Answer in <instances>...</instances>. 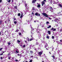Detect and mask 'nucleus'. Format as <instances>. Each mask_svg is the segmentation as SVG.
<instances>
[{"label":"nucleus","instance_id":"obj_37","mask_svg":"<svg viewBox=\"0 0 62 62\" xmlns=\"http://www.w3.org/2000/svg\"><path fill=\"white\" fill-rule=\"evenodd\" d=\"M8 59H10L11 58L10 57H8Z\"/></svg>","mask_w":62,"mask_h":62},{"label":"nucleus","instance_id":"obj_44","mask_svg":"<svg viewBox=\"0 0 62 62\" xmlns=\"http://www.w3.org/2000/svg\"><path fill=\"white\" fill-rule=\"evenodd\" d=\"M24 41L25 43H27V41H26L25 40H24Z\"/></svg>","mask_w":62,"mask_h":62},{"label":"nucleus","instance_id":"obj_60","mask_svg":"<svg viewBox=\"0 0 62 62\" xmlns=\"http://www.w3.org/2000/svg\"><path fill=\"white\" fill-rule=\"evenodd\" d=\"M46 50H49V49H48V48H46Z\"/></svg>","mask_w":62,"mask_h":62},{"label":"nucleus","instance_id":"obj_24","mask_svg":"<svg viewBox=\"0 0 62 62\" xmlns=\"http://www.w3.org/2000/svg\"><path fill=\"white\" fill-rule=\"evenodd\" d=\"M19 31V30H18V29H17L16 30V31H15V32H18Z\"/></svg>","mask_w":62,"mask_h":62},{"label":"nucleus","instance_id":"obj_62","mask_svg":"<svg viewBox=\"0 0 62 62\" xmlns=\"http://www.w3.org/2000/svg\"><path fill=\"white\" fill-rule=\"evenodd\" d=\"M60 32H61V31H62V30H60Z\"/></svg>","mask_w":62,"mask_h":62},{"label":"nucleus","instance_id":"obj_41","mask_svg":"<svg viewBox=\"0 0 62 62\" xmlns=\"http://www.w3.org/2000/svg\"><path fill=\"white\" fill-rule=\"evenodd\" d=\"M15 61H17V62H18V60H15Z\"/></svg>","mask_w":62,"mask_h":62},{"label":"nucleus","instance_id":"obj_34","mask_svg":"<svg viewBox=\"0 0 62 62\" xmlns=\"http://www.w3.org/2000/svg\"><path fill=\"white\" fill-rule=\"evenodd\" d=\"M48 18L50 20H52V19L51 18H50V17H48Z\"/></svg>","mask_w":62,"mask_h":62},{"label":"nucleus","instance_id":"obj_59","mask_svg":"<svg viewBox=\"0 0 62 62\" xmlns=\"http://www.w3.org/2000/svg\"><path fill=\"white\" fill-rule=\"evenodd\" d=\"M57 3H59V1H58L57 2Z\"/></svg>","mask_w":62,"mask_h":62},{"label":"nucleus","instance_id":"obj_47","mask_svg":"<svg viewBox=\"0 0 62 62\" xmlns=\"http://www.w3.org/2000/svg\"><path fill=\"white\" fill-rule=\"evenodd\" d=\"M8 21H9V22H10V20H9V19H8Z\"/></svg>","mask_w":62,"mask_h":62},{"label":"nucleus","instance_id":"obj_39","mask_svg":"<svg viewBox=\"0 0 62 62\" xmlns=\"http://www.w3.org/2000/svg\"><path fill=\"white\" fill-rule=\"evenodd\" d=\"M34 13L32 12L31 13V14H32V15H34Z\"/></svg>","mask_w":62,"mask_h":62},{"label":"nucleus","instance_id":"obj_2","mask_svg":"<svg viewBox=\"0 0 62 62\" xmlns=\"http://www.w3.org/2000/svg\"><path fill=\"white\" fill-rule=\"evenodd\" d=\"M38 54L40 56H41V54H42V52L40 51L38 53Z\"/></svg>","mask_w":62,"mask_h":62},{"label":"nucleus","instance_id":"obj_17","mask_svg":"<svg viewBox=\"0 0 62 62\" xmlns=\"http://www.w3.org/2000/svg\"><path fill=\"white\" fill-rule=\"evenodd\" d=\"M21 42V41L19 40H17V42L18 43H20V42Z\"/></svg>","mask_w":62,"mask_h":62},{"label":"nucleus","instance_id":"obj_19","mask_svg":"<svg viewBox=\"0 0 62 62\" xmlns=\"http://www.w3.org/2000/svg\"><path fill=\"white\" fill-rule=\"evenodd\" d=\"M26 46H25V45H24L23 46V48H25Z\"/></svg>","mask_w":62,"mask_h":62},{"label":"nucleus","instance_id":"obj_27","mask_svg":"<svg viewBox=\"0 0 62 62\" xmlns=\"http://www.w3.org/2000/svg\"><path fill=\"white\" fill-rule=\"evenodd\" d=\"M52 3H53V1H52V0H51L50 1V3L51 4H52Z\"/></svg>","mask_w":62,"mask_h":62},{"label":"nucleus","instance_id":"obj_15","mask_svg":"<svg viewBox=\"0 0 62 62\" xmlns=\"http://www.w3.org/2000/svg\"><path fill=\"white\" fill-rule=\"evenodd\" d=\"M31 37L32 38V37H32V36L33 35V33H32V32L31 31Z\"/></svg>","mask_w":62,"mask_h":62},{"label":"nucleus","instance_id":"obj_43","mask_svg":"<svg viewBox=\"0 0 62 62\" xmlns=\"http://www.w3.org/2000/svg\"><path fill=\"white\" fill-rule=\"evenodd\" d=\"M0 59H3V57H1L0 58Z\"/></svg>","mask_w":62,"mask_h":62},{"label":"nucleus","instance_id":"obj_6","mask_svg":"<svg viewBox=\"0 0 62 62\" xmlns=\"http://www.w3.org/2000/svg\"><path fill=\"white\" fill-rule=\"evenodd\" d=\"M53 30V31H55V30H56V29H54V28L52 27V28L51 29V30Z\"/></svg>","mask_w":62,"mask_h":62},{"label":"nucleus","instance_id":"obj_18","mask_svg":"<svg viewBox=\"0 0 62 62\" xmlns=\"http://www.w3.org/2000/svg\"><path fill=\"white\" fill-rule=\"evenodd\" d=\"M14 8H15V9H17V6H14Z\"/></svg>","mask_w":62,"mask_h":62},{"label":"nucleus","instance_id":"obj_51","mask_svg":"<svg viewBox=\"0 0 62 62\" xmlns=\"http://www.w3.org/2000/svg\"><path fill=\"white\" fill-rule=\"evenodd\" d=\"M39 27V25H38L37 26V28H38V27Z\"/></svg>","mask_w":62,"mask_h":62},{"label":"nucleus","instance_id":"obj_16","mask_svg":"<svg viewBox=\"0 0 62 62\" xmlns=\"http://www.w3.org/2000/svg\"><path fill=\"white\" fill-rule=\"evenodd\" d=\"M37 7L38 8H40V4H38Z\"/></svg>","mask_w":62,"mask_h":62},{"label":"nucleus","instance_id":"obj_45","mask_svg":"<svg viewBox=\"0 0 62 62\" xmlns=\"http://www.w3.org/2000/svg\"><path fill=\"white\" fill-rule=\"evenodd\" d=\"M27 6V4H26L25 5V7H26Z\"/></svg>","mask_w":62,"mask_h":62},{"label":"nucleus","instance_id":"obj_57","mask_svg":"<svg viewBox=\"0 0 62 62\" xmlns=\"http://www.w3.org/2000/svg\"><path fill=\"white\" fill-rule=\"evenodd\" d=\"M30 41V40H29V39H28V41Z\"/></svg>","mask_w":62,"mask_h":62},{"label":"nucleus","instance_id":"obj_23","mask_svg":"<svg viewBox=\"0 0 62 62\" xmlns=\"http://www.w3.org/2000/svg\"><path fill=\"white\" fill-rule=\"evenodd\" d=\"M46 38L47 39H49V36H47L46 37Z\"/></svg>","mask_w":62,"mask_h":62},{"label":"nucleus","instance_id":"obj_26","mask_svg":"<svg viewBox=\"0 0 62 62\" xmlns=\"http://www.w3.org/2000/svg\"><path fill=\"white\" fill-rule=\"evenodd\" d=\"M10 2H11V0H9L8 1V3H10Z\"/></svg>","mask_w":62,"mask_h":62},{"label":"nucleus","instance_id":"obj_49","mask_svg":"<svg viewBox=\"0 0 62 62\" xmlns=\"http://www.w3.org/2000/svg\"><path fill=\"white\" fill-rule=\"evenodd\" d=\"M49 53L50 54H51V52H49Z\"/></svg>","mask_w":62,"mask_h":62},{"label":"nucleus","instance_id":"obj_35","mask_svg":"<svg viewBox=\"0 0 62 62\" xmlns=\"http://www.w3.org/2000/svg\"><path fill=\"white\" fill-rule=\"evenodd\" d=\"M43 1L44 2H46V0H44Z\"/></svg>","mask_w":62,"mask_h":62},{"label":"nucleus","instance_id":"obj_50","mask_svg":"<svg viewBox=\"0 0 62 62\" xmlns=\"http://www.w3.org/2000/svg\"><path fill=\"white\" fill-rule=\"evenodd\" d=\"M17 55H18V56H19L20 55V54H17Z\"/></svg>","mask_w":62,"mask_h":62},{"label":"nucleus","instance_id":"obj_28","mask_svg":"<svg viewBox=\"0 0 62 62\" xmlns=\"http://www.w3.org/2000/svg\"><path fill=\"white\" fill-rule=\"evenodd\" d=\"M30 52L31 53H33V51H30Z\"/></svg>","mask_w":62,"mask_h":62},{"label":"nucleus","instance_id":"obj_52","mask_svg":"<svg viewBox=\"0 0 62 62\" xmlns=\"http://www.w3.org/2000/svg\"><path fill=\"white\" fill-rule=\"evenodd\" d=\"M31 29H32V30H34V29H33V28H31Z\"/></svg>","mask_w":62,"mask_h":62},{"label":"nucleus","instance_id":"obj_56","mask_svg":"<svg viewBox=\"0 0 62 62\" xmlns=\"http://www.w3.org/2000/svg\"><path fill=\"white\" fill-rule=\"evenodd\" d=\"M53 49H54V47H53L52 48V49L53 50Z\"/></svg>","mask_w":62,"mask_h":62},{"label":"nucleus","instance_id":"obj_12","mask_svg":"<svg viewBox=\"0 0 62 62\" xmlns=\"http://www.w3.org/2000/svg\"><path fill=\"white\" fill-rule=\"evenodd\" d=\"M3 21L2 20H0V25L2 24V23L3 22Z\"/></svg>","mask_w":62,"mask_h":62},{"label":"nucleus","instance_id":"obj_10","mask_svg":"<svg viewBox=\"0 0 62 62\" xmlns=\"http://www.w3.org/2000/svg\"><path fill=\"white\" fill-rule=\"evenodd\" d=\"M48 46V44H46L45 45V48H46L47 46Z\"/></svg>","mask_w":62,"mask_h":62},{"label":"nucleus","instance_id":"obj_42","mask_svg":"<svg viewBox=\"0 0 62 62\" xmlns=\"http://www.w3.org/2000/svg\"><path fill=\"white\" fill-rule=\"evenodd\" d=\"M0 49L1 50H2V49H3V48H0Z\"/></svg>","mask_w":62,"mask_h":62},{"label":"nucleus","instance_id":"obj_31","mask_svg":"<svg viewBox=\"0 0 62 62\" xmlns=\"http://www.w3.org/2000/svg\"><path fill=\"white\" fill-rule=\"evenodd\" d=\"M52 38L53 39H54V36H52Z\"/></svg>","mask_w":62,"mask_h":62},{"label":"nucleus","instance_id":"obj_32","mask_svg":"<svg viewBox=\"0 0 62 62\" xmlns=\"http://www.w3.org/2000/svg\"><path fill=\"white\" fill-rule=\"evenodd\" d=\"M32 62V60H31L29 62Z\"/></svg>","mask_w":62,"mask_h":62},{"label":"nucleus","instance_id":"obj_48","mask_svg":"<svg viewBox=\"0 0 62 62\" xmlns=\"http://www.w3.org/2000/svg\"><path fill=\"white\" fill-rule=\"evenodd\" d=\"M5 23H6L7 24V21H5Z\"/></svg>","mask_w":62,"mask_h":62},{"label":"nucleus","instance_id":"obj_61","mask_svg":"<svg viewBox=\"0 0 62 62\" xmlns=\"http://www.w3.org/2000/svg\"><path fill=\"white\" fill-rule=\"evenodd\" d=\"M55 2L54 3V4H55Z\"/></svg>","mask_w":62,"mask_h":62},{"label":"nucleus","instance_id":"obj_14","mask_svg":"<svg viewBox=\"0 0 62 62\" xmlns=\"http://www.w3.org/2000/svg\"><path fill=\"white\" fill-rule=\"evenodd\" d=\"M23 14H22L20 16V18H22L23 17Z\"/></svg>","mask_w":62,"mask_h":62},{"label":"nucleus","instance_id":"obj_64","mask_svg":"<svg viewBox=\"0 0 62 62\" xmlns=\"http://www.w3.org/2000/svg\"><path fill=\"white\" fill-rule=\"evenodd\" d=\"M5 53V51H4L3 52V53Z\"/></svg>","mask_w":62,"mask_h":62},{"label":"nucleus","instance_id":"obj_20","mask_svg":"<svg viewBox=\"0 0 62 62\" xmlns=\"http://www.w3.org/2000/svg\"><path fill=\"white\" fill-rule=\"evenodd\" d=\"M51 25H50L49 26V27H47V28H51Z\"/></svg>","mask_w":62,"mask_h":62},{"label":"nucleus","instance_id":"obj_30","mask_svg":"<svg viewBox=\"0 0 62 62\" xmlns=\"http://www.w3.org/2000/svg\"><path fill=\"white\" fill-rule=\"evenodd\" d=\"M46 24H48V23H49V22H47L46 23Z\"/></svg>","mask_w":62,"mask_h":62},{"label":"nucleus","instance_id":"obj_25","mask_svg":"<svg viewBox=\"0 0 62 62\" xmlns=\"http://www.w3.org/2000/svg\"><path fill=\"white\" fill-rule=\"evenodd\" d=\"M8 44L9 45H10L11 44V43H9V42L8 43Z\"/></svg>","mask_w":62,"mask_h":62},{"label":"nucleus","instance_id":"obj_13","mask_svg":"<svg viewBox=\"0 0 62 62\" xmlns=\"http://www.w3.org/2000/svg\"><path fill=\"white\" fill-rule=\"evenodd\" d=\"M33 39H33V37H31V39L30 40V41H31V40H32Z\"/></svg>","mask_w":62,"mask_h":62},{"label":"nucleus","instance_id":"obj_8","mask_svg":"<svg viewBox=\"0 0 62 62\" xmlns=\"http://www.w3.org/2000/svg\"><path fill=\"white\" fill-rule=\"evenodd\" d=\"M55 22H59V20H58V19H55Z\"/></svg>","mask_w":62,"mask_h":62},{"label":"nucleus","instance_id":"obj_3","mask_svg":"<svg viewBox=\"0 0 62 62\" xmlns=\"http://www.w3.org/2000/svg\"><path fill=\"white\" fill-rule=\"evenodd\" d=\"M51 57H52L53 58V59L54 60V59H55V60H56L57 58H56L55 59V56H54V55L53 56H52Z\"/></svg>","mask_w":62,"mask_h":62},{"label":"nucleus","instance_id":"obj_29","mask_svg":"<svg viewBox=\"0 0 62 62\" xmlns=\"http://www.w3.org/2000/svg\"><path fill=\"white\" fill-rule=\"evenodd\" d=\"M19 35H22V33H21V32H19Z\"/></svg>","mask_w":62,"mask_h":62},{"label":"nucleus","instance_id":"obj_1","mask_svg":"<svg viewBox=\"0 0 62 62\" xmlns=\"http://www.w3.org/2000/svg\"><path fill=\"white\" fill-rule=\"evenodd\" d=\"M42 15L44 16H45L47 18H48V16L47 14L46 13H43L42 14Z\"/></svg>","mask_w":62,"mask_h":62},{"label":"nucleus","instance_id":"obj_9","mask_svg":"<svg viewBox=\"0 0 62 62\" xmlns=\"http://www.w3.org/2000/svg\"><path fill=\"white\" fill-rule=\"evenodd\" d=\"M58 6H59V7H61V8H62V6L61 4H58Z\"/></svg>","mask_w":62,"mask_h":62},{"label":"nucleus","instance_id":"obj_38","mask_svg":"<svg viewBox=\"0 0 62 62\" xmlns=\"http://www.w3.org/2000/svg\"><path fill=\"white\" fill-rule=\"evenodd\" d=\"M60 41L62 42V40H60Z\"/></svg>","mask_w":62,"mask_h":62},{"label":"nucleus","instance_id":"obj_7","mask_svg":"<svg viewBox=\"0 0 62 62\" xmlns=\"http://www.w3.org/2000/svg\"><path fill=\"white\" fill-rule=\"evenodd\" d=\"M36 1H37V0H33L32 1V3H35Z\"/></svg>","mask_w":62,"mask_h":62},{"label":"nucleus","instance_id":"obj_58","mask_svg":"<svg viewBox=\"0 0 62 62\" xmlns=\"http://www.w3.org/2000/svg\"><path fill=\"white\" fill-rule=\"evenodd\" d=\"M14 20H16V18H15L14 19Z\"/></svg>","mask_w":62,"mask_h":62},{"label":"nucleus","instance_id":"obj_63","mask_svg":"<svg viewBox=\"0 0 62 62\" xmlns=\"http://www.w3.org/2000/svg\"><path fill=\"white\" fill-rule=\"evenodd\" d=\"M31 57H33V56H31Z\"/></svg>","mask_w":62,"mask_h":62},{"label":"nucleus","instance_id":"obj_11","mask_svg":"<svg viewBox=\"0 0 62 62\" xmlns=\"http://www.w3.org/2000/svg\"><path fill=\"white\" fill-rule=\"evenodd\" d=\"M47 33H48V34H49V35H50L51 34V31H47Z\"/></svg>","mask_w":62,"mask_h":62},{"label":"nucleus","instance_id":"obj_53","mask_svg":"<svg viewBox=\"0 0 62 62\" xmlns=\"http://www.w3.org/2000/svg\"><path fill=\"white\" fill-rule=\"evenodd\" d=\"M38 44H37V43H36L35 45H38Z\"/></svg>","mask_w":62,"mask_h":62},{"label":"nucleus","instance_id":"obj_5","mask_svg":"<svg viewBox=\"0 0 62 62\" xmlns=\"http://www.w3.org/2000/svg\"><path fill=\"white\" fill-rule=\"evenodd\" d=\"M41 3L42 6H43V5H45V2L44 1H42Z\"/></svg>","mask_w":62,"mask_h":62},{"label":"nucleus","instance_id":"obj_55","mask_svg":"<svg viewBox=\"0 0 62 62\" xmlns=\"http://www.w3.org/2000/svg\"><path fill=\"white\" fill-rule=\"evenodd\" d=\"M12 2H13V0H12Z\"/></svg>","mask_w":62,"mask_h":62},{"label":"nucleus","instance_id":"obj_36","mask_svg":"<svg viewBox=\"0 0 62 62\" xmlns=\"http://www.w3.org/2000/svg\"><path fill=\"white\" fill-rule=\"evenodd\" d=\"M3 53H2L1 54H0V55H3Z\"/></svg>","mask_w":62,"mask_h":62},{"label":"nucleus","instance_id":"obj_46","mask_svg":"<svg viewBox=\"0 0 62 62\" xmlns=\"http://www.w3.org/2000/svg\"><path fill=\"white\" fill-rule=\"evenodd\" d=\"M16 52L17 53H18V52L17 51H16Z\"/></svg>","mask_w":62,"mask_h":62},{"label":"nucleus","instance_id":"obj_33","mask_svg":"<svg viewBox=\"0 0 62 62\" xmlns=\"http://www.w3.org/2000/svg\"><path fill=\"white\" fill-rule=\"evenodd\" d=\"M50 9H51L52 10H53V8H52V7H50Z\"/></svg>","mask_w":62,"mask_h":62},{"label":"nucleus","instance_id":"obj_54","mask_svg":"<svg viewBox=\"0 0 62 62\" xmlns=\"http://www.w3.org/2000/svg\"><path fill=\"white\" fill-rule=\"evenodd\" d=\"M34 23H36V21H34Z\"/></svg>","mask_w":62,"mask_h":62},{"label":"nucleus","instance_id":"obj_4","mask_svg":"<svg viewBox=\"0 0 62 62\" xmlns=\"http://www.w3.org/2000/svg\"><path fill=\"white\" fill-rule=\"evenodd\" d=\"M35 15L36 16H40V15L38 13H35Z\"/></svg>","mask_w":62,"mask_h":62},{"label":"nucleus","instance_id":"obj_40","mask_svg":"<svg viewBox=\"0 0 62 62\" xmlns=\"http://www.w3.org/2000/svg\"><path fill=\"white\" fill-rule=\"evenodd\" d=\"M2 1V0H0V3H1Z\"/></svg>","mask_w":62,"mask_h":62},{"label":"nucleus","instance_id":"obj_22","mask_svg":"<svg viewBox=\"0 0 62 62\" xmlns=\"http://www.w3.org/2000/svg\"><path fill=\"white\" fill-rule=\"evenodd\" d=\"M20 15H21V14L20 13H19L18 14V16H20Z\"/></svg>","mask_w":62,"mask_h":62},{"label":"nucleus","instance_id":"obj_21","mask_svg":"<svg viewBox=\"0 0 62 62\" xmlns=\"http://www.w3.org/2000/svg\"><path fill=\"white\" fill-rule=\"evenodd\" d=\"M14 23H15V24H16L17 23V21H14Z\"/></svg>","mask_w":62,"mask_h":62}]
</instances>
